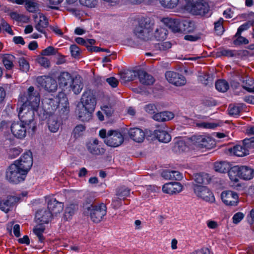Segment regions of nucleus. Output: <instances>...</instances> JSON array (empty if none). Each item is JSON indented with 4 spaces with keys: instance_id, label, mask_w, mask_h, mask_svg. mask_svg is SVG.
Instances as JSON below:
<instances>
[{
    "instance_id": "obj_6",
    "label": "nucleus",
    "mask_w": 254,
    "mask_h": 254,
    "mask_svg": "<svg viewBox=\"0 0 254 254\" xmlns=\"http://www.w3.org/2000/svg\"><path fill=\"white\" fill-rule=\"evenodd\" d=\"M186 10L194 15L208 17L210 7L208 2L205 0H196L191 4L187 5Z\"/></svg>"
},
{
    "instance_id": "obj_31",
    "label": "nucleus",
    "mask_w": 254,
    "mask_h": 254,
    "mask_svg": "<svg viewBox=\"0 0 254 254\" xmlns=\"http://www.w3.org/2000/svg\"><path fill=\"white\" fill-rule=\"evenodd\" d=\"M48 25L49 22L47 18L43 14H41L40 15V20L36 24L35 28L39 32L46 35V33L45 31V28L47 27Z\"/></svg>"
},
{
    "instance_id": "obj_40",
    "label": "nucleus",
    "mask_w": 254,
    "mask_h": 254,
    "mask_svg": "<svg viewBox=\"0 0 254 254\" xmlns=\"http://www.w3.org/2000/svg\"><path fill=\"white\" fill-rule=\"evenodd\" d=\"M215 87L218 91L225 92L229 89V85L225 80L220 79L216 82Z\"/></svg>"
},
{
    "instance_id": "obj_44",
    "label": "nucleus",
    "mask_w": 254,
    "mask_h": 254,
    "mask_svg": "<svg viewBox=\"0 0 254 254\" xmlns=\"http://www.w3.org/2000/svg\"><path fill=\"white\" fill-rule=\"evenodd\" d=\"M172 44L170 42H161L156 44L155 48L156 50L164 52L171 48Z\"/></svg>"
},
{
    "instance_id": "obj_8",
    "label": "nucleus",
    "mask_w": 254,
    "mask_h": 254,
    "mask_svg": "<svg viewBox=\"0 0 254 254\" xmlns=\"http://www.w3.org/2000/svg\"><path fill=\"white\" fill-rule=\"evenodd\" d=\"M88 110L94 111L96 105V99L93 91L90 89L85 90L82 95L80 103Z\"/></svg>"
},
{
    "instance_id": "obj_19",
    "label": "nucleus",
    "mask_w": 254,
    "mask_h": 254,
    "mask_svg": "<svg viewBox=\"0 0 254 254\" xmlns=\"http://www.w3.org/2000/svg\"><path fill=\"white\" fill-rule=\"evenodd\" d=\"M63 208L64 203L55 198L50 199L48 202L47 209L51 211L52 215L60 213L63 211Z\"/></svg>"
},
{
    "instance_id": "obj_18",
    "label": "nucleus",
    "mask_w": 254,
    "mask_h": 254,
    "mask_svg": "<svg viewBox=\"0 0 254 254\" xmlns=\"http://www.w3.org/2000/svg\"><path fill=\"white\" fill-rule=\"evenodd\" d=\"M183 186L179 182H171L163 186L162 190L166 193L173 194L179 193L182 190Z\"/></svg>"
},
{
    "instance_id": "obj_52",
    "label": "nucleus",
    "mask_w": 254,
    "mask_h": 254,
    "mask_svg": "<svg viewBox=\"0 0 254 254\" xmlns=\"http://www.w3.org/2000/svg\"><path fill=\"white\" fill-rule=\"evenodd\" d=\"M235 36L237 37L233 42V43L235 45L238 46L242 44H248L249 43V40L241 36V35H237V33H236Z\"/></svg>"
},
{
    "instance_id": "obj_3",
    "label": "nucleus",
    "mask_w": 254,
    "mask_h": 254,
    "mask_svg": "<svg viewBox=\"0 0 254 254\" xmlns=\"http://www.w3.org/2000/svg\"><path fill=\"white\" fill-rule=\"evenodd\" d=\"M152 32V24L148 17L141 18L133 30L134 35L137 38L143 41L149 40Z\"/></svg>"
},
{
    "instance_id": "obj_13",
    "label": "nucleus",
    "mask_w": 254,
    "mask_h": 254,
    "mask_svg": "<svg viewBox=\"0 0 254 254\" xmlns=\"http://www.w3.org/2000/svg\"><path fill=\"white\" fill-rule=\"evenodd\" d=\"M191 140L195 146L201 148L210 149L214 145L212 138L204 135H193L191 137Z\"/></svg>"
},
{
    "instance_id": "obj_27",
    "label": "nucleus",
    "mask_w": 254,
    "mask_h": 254,
    "mask_svg": "<svg viewBox=\"0 0 254 254\" xmlns=\"http://www.w3.org/2000/svg\"><path fill=\"white\" fill-rule=\"evenodd\" d=\"M174 118V114L170 112L165 111L154 114L152 118L157 122H166Z\"/></svg>"
},
{
    "instance_id": "obj_46",
    "label": "nucleus",
    "mask_w": 254,
    "mask_h": 254,
    "mask_svg": "<svg viewBox=\"0 0 254 254\" xmlns=\"http://www.w3.org/2000/svg\"><path fill=\"white\" fill-rule=\"evenodd\" d=\"M223 21V19L220 18L217 21L214 23V29L218 35H221L224 31V29L222 25Z\"/></svg>"
},
{
    "instance_id": "obj_56",
    "label": "nucleus",
    "mask_w": 254,
    "mask_h": 254,
    "mask_svg": "<svg viewBox=\"0 0 254 254\" xmlns=\"http://www.w3.org/2000/svg\"><path fill=\"white\" fill-rule=\"evenodd\" d=\"M0 27L1 26L2 29L4 30L8 33L11 35H13L12 30H11L9 25L4 20L2 19L0 21Z\"/></svg>"
},
{
    "instance_id": "obj_2",
    "label": "nucleus",
    "mask_w": 254,
    "mask_h": 254,
    "mask_svg": "<svg viewBox=\"0 0 254 254\" xmlns=\"http://www.w3.org/2000/svg\"><path fill=\"white\" fill-rule=\"evenodd\" d=\"M84 213L90 216L94 223H99L106 215L107 207L104 203H97L92 199H87L84 204Z\"/></svg>"
},
{
    "instance_id": "obj_63",
    "label": "nucleus",
    "mask_w": 254,
    "mask_h": 254,
    "mask_svg": "<svg viewBox=\"0 0 254 254\" xmlns=\"http://www.w3.org/2000/svg\"><path fill=\"white\" fill-rule=\"evenodd\" d=\"M38 63L45 67H48L50 65V62L47 58L41 57L37 59Z\"/></svg>"
},
{
    "instance_id": "obj_59",
    "label": "nucleus",
    "mask_w": 254,
    "mask_h": 254,
    "mask_svg": "<svg viewBox=\"0 0 254 254\" xmlns=\"http://www.w3.org/2000/svg\"><path fill=\"white\" fill-rule=\"evenodd\" d=\"M243 144L247 148H254V137L246 138L243 140Z\"/></svg>"
},
{
    "instance_id": "obj_50",
    "label": "nucleus",
    "mask_w": 254,
    "mask_h": 254,
    "mask_svg": "<svg viewBox=\"0 0 254 254\" xmlns=\"http://www.w3.org/2000/svg\"><path fill=\"white\" fill-rule=\"evenodd\" d=\"M21 152L19 147H14L10 149L8 152V157L9 159H13L18 156Z\"/></svg>"
},
{
    "instance_id": "obj_60",
    "label": "nucleus",
    "mask_w": 254,
    "mask_h": 254,
    "mask_svg": "<svg viewBox=\"0 0 254 254\" xmlns=\"http://www.w3.org/2000/svg\"><path fill=\"white\" fill-rule=\"evenodd\" d=\"M236 51L231 50H223L220 52L222 56L228 57H233L237 56Z\"/></svg>"
},
{
    "instance_id": "obj_12",
    "label": "nucleus",
    "mask_w": 254,
    "mask_h": 254,
    "mask_svg": "<svg viewBox=\"0 0 254 254\" xmlns=\"http://www.w3.org/2000/svg\"><path fill=\"white\" fill-rule=\"evenodd\" d=\"M19 167L28 173L33 164V158L30 151L24 153L19 159L14 162Z\"/></svg>"
},
{
    "instance_id": "obj_32",
    "label": "nucleus",
    "mask_w": 254,
    "mask_h": 254,
    "mask_svg": "<svg viewBox=\"0 0 254 254\" xmlns=\"http://www.w3.org/2000/svg\"><path fill=\"white\" fill-rule=\"evenodd\" d=\"M154 134L160 142L168 143L171 139V135L165 130H155L154 131Z\"/></svg>"
},
{
    "instance_id": "obj_23",
    "label": "nucleus",
    "mask_w": 254,
    "mask_h": 254,
    "mask_svg": "<svg viewBox=\"0 0 254 254\" xmlns=\"http://www.w3.org/2000/svg\"><path fill=\"white\" fill-rule=\"evenodd\" d=\"M17 200L16 197L13 196H8L6 199L0 198V209L5 213H7L12 205Z\"/></svg>"
},
{
    "instance_id": "obj_17",
    "label": "nucleus",
    "mask_w": 254,
    "mask_h": 254,
    "mask_svg": "<svg viewBox=\"0 0 254 254\" xmlns=\"http://www.w3.org/2000/svg\"><path fill=\"white\" fill-rule=\"evenodd\" d=\"M94 111L89 110L87 108L78 104L77 106L76 113L79 120L82 122H87L91 119L92 114Z\"/></svg>"
},
{
    "instance_id": "obj_45",
    "label": "nucleus",
    "mask_w": 254,
    "mask_h": 254,
    "mask_svg": "<svg viewBox=\"0 0 254 254\" xmlns=\"http://www.w3.org/2000/svg\"><path fill=\"white\" fill-rule=\"evenodd\" d=\"M199 80L205 85H211L213 83V78L212 75L204 74L199 76Z\"/></svg>"
},
{
    "instance_id": "obj_34",
    "label": "nucleus",
    "mask_w": 254,
    "mask_h": 254,
    "mask_svg": "<svg viewBox=\"0 0 254 254\" xmlns=\"http://www.w3.org/2000/svg\"><path fill=\"white\" fill-rule=\"evenodd\" d=\"M48 127L50 131L52 132H56L60 127V123L58 121L56 116H52L48 120Z\"/></svg>"
},
{
    "instance_id": "obj_61",
    "label": "nucleus",
    "mask_w": 254,
    "mask_h": 254,
    "mask_svg": "<svg viewBox=\"0 0 254 254\" xmlns=\"http://www.w3.org/2000/svg\"><path fill=\"white\" fill-rule=\"evenodd\" d=\"M244 217V214L240 212L234 214L233 217V222L234 224H238Z\"/></svg>"
},
{
    "instance_id": "obj_51",
    "label": "nucleus",
    "mask_w": 254,
    "mask_h": 254,
    "mask_svg": "<svg viewBox=\"0 0 254 254\" xmlns=\"http://www.w3.org/2000/svg\"><path fill=\"white\" fill-rule=\"evenodd\" d=\"M57 53V50L53 46H49L42 51L41 54L43 56L55 55Z\"/></svg>"
},
{
    "instance_id": "obj_11",
    "label": "nucleus",
    "mask_w": 254,
    "mask_h": 254,
    "mask_svg": "<svg viewBox=\"0 0 254 254\" xmlns=\"http://www.w3.org/2000/svg\"><path fill=\"white\" fill-rule=\"evenodd\" d=\"M124 141V137L121 132L116 130H109L104 142L109 146L118 147Z\"/></svg>"
},
{
    "instance_id": "obj_15",
    "label": "nucleus",
    "mask_w": 254,
    "mask_h": 254,
    "mask_svg": "<svg viewBox=\"0 0 254 254\" xmlns=\"http://www.w3.org/2000/svg\"><path fill=\"white\" fill-rule=\"evenodd\" d=\"M165 77L170 83L177 86L184 85L186 83L185 77L176 72L168 71L165 73Z\"/></svg>"
},
{
    "instance_id": "obj_22",
    "label": "nucleus",
    "mask_w": 254,
    "mask_h": 254,
    "mask_svg": "<svg viewBox=\"0 0 254 254\" xmlns=\"http://www.w3.org/2000/svg\"><path fill=\"white\" fill-rule=\"evenodd\" d=\"M128 135L130 138L137 142L143 141L145 137L144 131L140 128L134 127L130 128L128 130Z\"/></svg>"
},
{
    "instance_id": "obj_29",
    "label": "nucleus",
    "mask_w": 254,
    "mask_h": 254,
    "mask_svg": "<svg viewBox=\"0 0 254 254\" xmlns=\"http://www.w3.org/2000/svg\"><path fill=\"white\" fill-rule=\"evenodd\" d=\"M229 151L231 153L238 157H243L249 153V150L246 147L245 145L244 146L240 145H235L233 148H230Z\"/></svg>"
},
{
    "instance_id": "obj_25",
    "label": "nucleus",
    "mask_w": 254,
    "mask_h": 254,
    "mask_svg": "<svg viewBox=\"0 0 254 254\" xmlns=\"http://www.w3.org/2000/svg\"><path fill=\"white\" fill-rule=\"evenodd\" d=\"M163 178L167 180H181L183 178V175L178 171L165 170L161 173Z\"/></svg>"
},
{
    "instance_id": "obj_54",
    "label": "nucleus",
    "mask_w": 254,
    "mask_h": 254,
    "mask_svg": "<svg viewBox=\"0 0 254 254\" xmlns=\"http://www.w3.org/2000/svg\"><path fill=\"white\" fill-rule=\"evenodd\" d=\"M241 109L238 106H231V105L229 107V113L231 116H237L239 115Z\"/></svg>"
},
{
    "instance_id": "obj_20",
    "label": "nucleus",
    "mask_w": 254,
    "mask_h": 254,
    "mask_svg": "<svg viewBox=\"0 0 254 254\" xmlns=\"http://www.w3.org/2000/svg\"><path fill=\"white\" fill-rule=\"evenodd\" d=\"M52 214L50 211L46 208H42L38 210L35 214V218L39 220V222L48 223L51 220Z\"/></svg>"
},
{
    "instance_id": "obj_64",
    "label": "nucleus",
    "mask_w": 254,
    "mask_h": 254,
    "mask_svg": "<svg viewBox=\"0 0 254 254\" xmlns=\"http://www.w3.org/2000/svg\"><path fill=\"white\" fill-rule=\"evenodd\" d=\"M106 81L112 88L117 87L119 84L118 80L114 77L108 78L106 79Z\"/></svg>"
},
{
    "instance_id": "obj_33",
    "label": "nucleus",
    "mask_w": 254,
    "mask_h": 254,
    "mask_svg": "<svg viewBox=\"0 0 254 254\" xmlns=\"http://www.w3.org/2000/svg\"><path fill=\"white\" fill-rule=\"evenodd\" d=\"M77 209V206L74 204H70L65 207L63 218L67 221L70 219Z\"/></svg>"
},
{
    "instance_id": "obj_14",
    "label": "nucleus",
    "mask_w": 254,
    "mask_h": 254,
    "mask_svg": "<svg viewBox=\"0 0 254 254\" xmlns=\"http://www.w3.org/2000/svg\"><path fill=\"white\" fill-rule=\"evenodd\" d=\"M10 129L13 135L20 139L24 138L27 131H28L27 126L21 122L12 123L11 124Z\"/></svg>"
},
{
    "instance_id": "obj_49",
    "label": "nucleus",
    "mask_w": 254,
    "mask_h": 254,
    "mask_svg": "<svg viewBox=\"0 0 254 254\" xmlns=\"http://www.w3.org/2000/svg\"><path fill=\"white\" fill-rule=\"evenodd\" d=\"M18 63L21 70L24 72H27L29 69V64L28 62L24 58H21L19 59Z\"/></svg>"
},
{
    "instance_id": "obj_21",
    "label": "nucleus",
    "mask_w": 254,
    "mask_h": 254,
    "mask_svg": "<svg viewBox=\"0 0 254 254\" xmlns=\"http://www.w3.org/2000/svg\"><path fill=\"white\" fill-rule=\"evenodd\" d=\"M180 20L181 19L167 17L163 18L162 21L174 33H179Z\"/></svg>"
},
{
    "instance_id": "obj_43",
    "label": "nucleus",
    "mask_w": 254,
    "mask_h": 254,
    "mask_svg": "<svg viewBox=\"0 0 254 254\" xmlns=\"http://www.w3.org/2000/svg\"><path fill=\"white\" fill-rule=\"evenodd\" d=\"M75 41L77 44L86 46L87 49L88 47H90L91 45H94L96 43V41L94 39H90L85 40L81 37L76 38Z\"/></svg>"
},
{
    "instance_id": "obj_24",
    "label": "nucleus",
    "mask_w": 254,
    "mask_h": 254,
    "mask_svg": "<svg viewBox=\"0 0 254 254\" xmlns=\"http://www.w3.org/2000/svg\"><path fill=\"white\" fill-rule=\"evenodd\" d=\"M137 76L140 82L144 85H151L154 82L153 77L144 70H139L137 72Z\"/></svg>"
},
{
    "instance_id": "obj_28",
    "label": "nucleus",
    "mask_w": 254,
    "mask_h": 254,
    "mask_svg": "<svg viewBox=\"0 0 254 254\" xmlns=\"http://www.w3.org/2000/svg\"><path fill=\"white\" fill-rule=\"evenodd\" d=\"M82 78L79 76H76L73 79L71 84L70 85L73 92L75 94L80 93L83 87V84L82 81Z\"/></svg>"
},
{
    "instance_id": "obj_48",
    "label": "nucleus",
    "mask_w": 254,
    "mask_h": 254,
    "mask_svg": "<svg viewBox=\"0 0 254 254\" xmlns=\"http://www.w3.org/2000/svg\"><path fill=\"white\" fill-rule=\"evenodd\" d=\"M25 7L29 12H34L37 8V4L34 0H27L26 2Z\"/></svg>"
},
{
    "instance_id": "obj_41",
    "label": "nucleus",
    "mask_w": 254,
    "mask_h": 254,
    "mask_svg": "<svg viewBox=\"0 0 254 254\" xmlns=\"http://www.w3.org/2000/svg\"><path fill=\"white\" fill-rule=\"evenodd\" d=\"M14 59V57L12 55H7L3 57L2 59L3 64L7 69H10L13 67V61Z\"/></svg>"
},
{
    "instance_id": "obj_47",
    "label": "nucleus",
    "mask_w": 254,
    "mask_h": 254,
    "mask_svg": "<svg viewBox=\"0 0 254 254\" xmlns=\"http://www.w3.org/2000/svg\"><path fill=\"white\" fill-rule=\"evenodd\" d=\"M130 190L125 187L119 188L117 190L116 195L120 197V198L125 199L126 197L129 195Z\"/></svg>"
},
{
    "instance_id": "obj_58",
    "label": "nucleus",
    "mask_w": 254,
    "mask_h": 254,
    "mask_svg": "<svg viewBox=\"0 0 254 254\" xmlns=\"http://www.w3.org/2000/svg\"><path fill=\"white\" fill-rule=\"evenodd\" d=\"M71 56L74 58L78 57L80 54V49L75 44L71 45L70 47Z\"/></svg>"
},
{
    "instance_id": "obj_26",
    "label": "nucleus",
    "mask_w": 254,
    "mask_h": 254,
    "mask_svg": "<svg viewBox=\"0 0 254 254\" xmlns=\"http://www.w3.org/2000/svg\"><path fill=\"white\" fill-rule=\"evenodd\" d=\"M73 78H72L71 75L67 72H62L58 77V82L60 86L64 87L68 84H70Z\"/></svg>"
},
{
    "instance_id": "obj_42",
    "label": "nucleus",
    "mask_w": 254,
    "mask_h": 254,
    "mask_svg": "<svg viewBox=\"0 0 254 254\" xmlns=\"http://www.w3.org/2000/svg\"><path fill=\"white\" fill-rule=\"evenodd\" d=\"M137 75V73L135 71L129 70L121 75V78L125 81L133 80Z\"/></svg>"
},
{
    "instance_id": "obj_4",
    "label": "nucleus",
    "mask_w": 254,
    "mask_h": 254,
    "mask_svg": "<svg viewBox=\"0 0 254 254\" xmlns=\"http://www.w3.org/2000/svg\"><path fill=\"white\" fill-rule=\"evenodd\" d=\"M228 175L232 181L237 182L239 178L244 180H250L254 176V170L246 166H235L228 172Z\"/></svg>"
},
{
    "instance_id": "obj_53",
    "label": "nucleus",
    "mask_w": 254,
    "mask_h": 254,
    "mask_svg": "<svg viewBox=\"0 0 254 254\" xmlns=\"http://www.w3.org/2000/svg\"><path fill=\"white\" fill-rule=\"evenodd\" d=\"M81 4L89 7H94L97 4L96 0H79Z\"/></svg>"
},
{
    "instance_id": "obj_55",
    "label": "nucleus",
    "mask_w": 254,
    "mask_h": 254,
    "mask_svg": "<svg viewBox=\"0 0 254 254\" xmlns=\"http://www.w3.org/2000/svg\"><path fill=\"white\" fill-rule=\"evenodd\" d=\"M145 111L149 114L153 115L157 111L156 105L154 104H149L144 107Z\"/></svg>"
},
{
    "instance_id": "obj_38",
    "label": "nucleus",
    "mask_w": 254,
    "mask_h": 254,
    "mask_svg": "<svg viewBox=\"0 0 254 254\" xmlns=\"http://www.w3.org/2000/svg\"><path fill=\"white\" fill-rule=\"evenodd\" d=\"M168 31L166 29L162 27L157 28L154 33V37L158 41L163 40L167 37Z\"/></svg>"
},
{
    "instance_id": "obj_10",
    "label": "nucleus",
    "mask_w": 254,
    "mask_h": 254,
    "mask_svg": "<svg viewBox=\"0 0 254 254\" xmlns=\"http://www.w3.org/2000/svg\"><path fill=\"white\" fill-rule=\"evenodd\" d=\"M193 190L197 196L207 202H213L215 201L213 193L206 187L194 185Z\"/></svg>"
},
{
    "instance_id": "obj_1",
    "label": "nucleus",
    "mask_w": 254,
    "mask_h": 254,
    "mask_svg": "<svg viewBox=\"0 0 254 254\" xmlns=\"http://www.w3.org/2000/svg\"><path fill=\"white\" fill-rule=\"evenodd\" d=\"M21 100L23 104L19 109V119L27 126L28 132L33 133L36 128L35 112L39 105V94L35 91L34 87L30 86L27 89L26 95L22 97Z\"/></svg>"
},
{
    "instance_id": "obj_57",
    "label": "nucleus",
    "mask_w": 254,
    "mask_h": 254,
    "mask_svg": "<svg viewBox=\"0 0 254 254\" xmlns=\"http://www.w3.org/2000/svg\"><path fill=\"white\" fill-rule=\"evenodd\" d=\"M85 127L82 125L76 126L73 129L74 136L77 138L80 135V133L84 131Z\"/></svg>"
},
{
    "instance_id": "obj_7",
    "label": "nucleus",
    "mask_w": 254,
    "mask_h": 254,
    "mask_svg": "<svg viewBox=\"0 0 254 254\" xmlns=\"http://www.w3.org/2000/svg\"><path fill=\"white\" fill-rule=\"evenodd\" d=\"M43 104L45 109L48 112L52 113L58 108L60 104L66 109L68 105V102L66 95L61 93L59 94L58 97L46 98L44 100Z\"/></svg>"
},
{
    "instance_id": "obj_37",
    "label": "nucleus",
    "mask_w": 254,
    "mask_h": 254,
    "mask_svg": "<svg viewBox=\"0 0 254 254\" xmlns=\"http://www.w3.org/2000/svg\"><path fill=\"white\" fill-rule=\"evenodd\" d=\"M87 148L89 152L93 155H99L105 153V149L103 148L99 147L98 145L87 144Z\"/></svg>"
},
{
    "instance_id": "obj_36",
    "label": "nucleus",
    "mask_w": 254,
    "mask_h": 254,
    "mask_svg": "<svg viewBox=\"0 0 254 254\" xmlns=\"http://www.w3.org/2000/svg\"><path fill=\"white\" fill-rule=\"evenodd\" d=\"M193 23L186 19H181L179 27V33L190 32L193 28Z\"/></svg>"
},
{
    "instance_id": "obj_62",
    "label": "nucleus",
    "mask_w": 254,
    "mask_h": 254,
    "mask_svg": "<svg viewBox=\"0 0 254 254\" xmlns=\"http://www.w3.org/2000/svg\"><path fill=\"white\" fill-rule=\"evenodd\" d=\"M197 126L198 127L205 128H214L216 127L217 126V125L216 124H213V123L202 122V123H197Z\"/></svg>"
},
{
    "instance_id": "obj_16",
    "label": "nucleus",
    "mask_w": 254,
    "mask_h": 254,
    "mask_svg": "<svg viewBox=\"0 0 254 254\" xmlns=\"http://www.w3.org/2000/svg\"><path fill=\"white\" fill-rule=\"evenodd\" d=\"M221 197L223 202L227 205L235 206L238 202V194L233 191H223Z\"/></svg>"
},
{
    "instance_id": "obj_5",
    "label": "nucleus",
    "mask_w": 254,
    "mask_h": 254,
    "mask_svg": "<svg viewBox=\"0 0 254 254\" xmlns=\"http://www.w3.org/2000/svg\"><path fill=\"white\" fill-rule=\"evenodd\" d=\"M27 173L16 164H11L7 169L5 178L7 181L13 184H17L25 179Z\"/></svg>"
},
{
    "instance_id": "obj_39",
    "label": "nucleus",
    "mask_w": 254,
    "mask_h": 254,
    "mask_svg": "<svg viewBox=\"0 0 254 254\" xmlns=\"http://www.w3.org/2000/svg\"><path fill=\"white\" fill-rule=\"evenodd\" d=\"M45 230V227L42 224L36 226L33 230V233L37 236L40 242H43L44 240V237L43 236V233Z\"/></svg>"
},
{
    "instance_id": "obj_35",
    "label": "nucleus",
    "mask_w": 254,
    "mask_h": 254,
    "mask_svg": "<svg viewBox=\"0 0 254 254\" xmlns=\"http://www.w3.org/2000/svg\"><path fill=\"white\" fill-rule=\"evenodd\" d=\"M214 168L216 172L225 173L230 170V166L226 161L216 162L214 164Z\"/></svg>"
},
{
    "instance_id": "obj_9",
    "label": "nucleus",
    "mask_w": 254,
    "mask_h": 254,
    "mask_svg": "<svg viewBox=\"0 0 254 254\" xmlns=\"http://www.w3.org/2000/svg\"><path fill=\"white\" fill-rule=\"evenodd\" d=\"M37 85L48 92H54L57 89V83L55 79L46 76H39L36 79Z\"/></svg>"
},
{
    "instance_id": "obj_30",
    "label": "nucleus",
    "mask_w": 254,
    "mask_h": 254,
    "mask_svg": "<svg viewBox=\"0 0 254 254\" xmlns=\"http://www.w3.org/2000/svg\"><path fill=\"white\" fill-rule=\"evenodd\" d=\"M192 179L197 184H207L209 182L211 179L208 174L199 173L194 174Z\"/></svg>"
}]
</instances>
